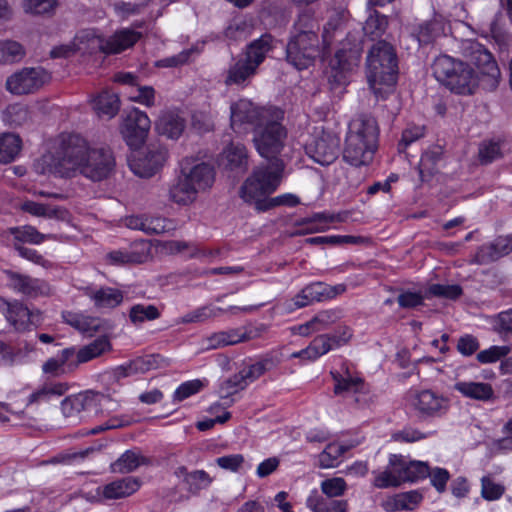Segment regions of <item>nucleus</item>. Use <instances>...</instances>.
Instances as JSON below:
<instances>
[{"instance_id": "nucleus-1", "label": "nucleus", "mask_w": 512, "mask_h": 512, "mask_svg": "<svg viewBox=\"0 0 512 512\" xmlns=\"http://www.w3.org/2000/svg\"><path fill=\"white\" fill-rule=\"evenodd\" d=\"M462 55L466 61L448 55L436 57L431 67L435 79L457 95H473L479 87L495 91L501 72L492 54L479 42L466 40L462 43Z\"/></svg>"}, {"instance_id": "nucleus-2", "label": "nucleus", "mask_w": 512, "mask_h": 512, "mask_svg": "<svg viewBox=\"0 0 512 512\" xmlns=\"http://www.w3.org/2000/svg\"><path fill=\"white\" fill-rule=\"evenodd\" d=\"M283 169L282 160H275L271 166L257 167L242 184L240 197L246 203L254 204L258 211H267L282 205L289 207L298 205L300 200L293 194L268 197L279 186Z\"/></svg>"}, {"instance_id": "nucleus-3", "label": "nucleus", "mask_w": 512, "mask_h": 512, "mask_svg": "<svg viewBox=\"0 0 512 512\" xmlns=\"http://www.w3.org/2000/svg\"><path fill=\"white\" fill-rule=\"evenodd\" d=\"M86 141L78 135L63 137L55 152L44 154L36 163V169L42 174L50 173L59 177H71L81 174L88 152Z\"/></svg>"}, {"instance_id": "nucleus-4", "label": "nucleus", "mask_w": 512, "mask_h": 512, "mask_svg": "<svg viewBox=\"0 0 512 512\" xmlns=\"http://www.w3.org/2000/svg\"><path fill=\"white\" fill-rule=\"evenodd\" d=\"M378 126L371 116H360L353 120L346 136L343 159L355 167L368 165L377 148Z\"/></svg>"}, {"instance_id": "nucleus-5", "label": "nucleus", "mask_w": 512, "mask_h": 512, "mask_svg": "<svg viewBox=\"0 0 512 512\" xmlns=\"http://www.w3.org/2000/svg\"><path fill=\"white\" fill-rule=\"evenodd\" d=\"M367 80L376 97L384 98L386 91L381 85L392 87L397 81L398 60L393 46L383 40L369 50L367 59Z\"/></svg>"}, {"instance_id": "nucleus-6", "label": "nucleus", "mask_w": 512, "mask_h": 512, "mask_svg": "<svg viewBox=\"0 0 512 512\" xmlns=\"http://www.w3.org/2000/svg\"><path fill=\"white\" fill-rule=\"evenodd\" d=\"M105 403L109 404L108 409L112 411L118 407V403L108 395L86 391L66 397L61 403V409L63 415L71 422H79L83 419L82 413H102V405Z\"/></svg>"}, {"instance_id": "nucleus-7", "label": "nucleus", "mask_w": 512, "mask_h": 512, "mask_svg": "<svg viewBox=\"0 0 512 512\" xmlns=\"http://www.w3.org/2000/svg\"><path fill=\"white\" fill-rule=\"evenodd\" d=\"M320 52L321 41L317 33H295L286 46V59L296 69L303 70L313 65Z\"/></svg>"}, {"instance_id": "nucleus-8", "label": "nucleus", "mask_w": 512, "mask_h": 512, "mask_svg": "<svg viewBox=\"0 0 512 512\" xmlns=\"http://www.w3.org/2000/svg\"><path fill=\"white\" fill-rule=\"evenodd\" d=\"M281 119L270 117L262 126L255 129L253 138L255 147L262 157L270 160L266 166H271L275 160H279L277 155L284 146L286 130L280 123Z\"/></svg>"}, {"instance_id": "nucleus-9", "label": "nucleus", "mask_w": 512, "mask_h": 512, "mask_svg": "<svg viewBox=\"0 0 512 512\" xmlns=\"http://www.w3.org/2000/svg\"><path fill=\"white\" fill-rule=\"evenodd\" d=\"M140 37V32L131 29H122L116 31L107 39L95 35L93 31H83L76 39L80 42H83V40L91 42L92 48H97L105 54H118L132 47Z\"/></svg>"}, {"instance_id": "nucleus-10", "label": "nucleus", "mask_w": 512, "mask_h": 512, "mask_svg": "<svg viewBox=\"0 0 512 512\" xmlns=\"http://www.w3.org/2000/svg\"><path fill=\"white\" fill-rule=\"evenodd\" d=\"M50 79V74L41 67L23 68L6 79L5 88L13 95H27L41 89Z\"/></svg>"}, {"instance_id": "nucleus-11", "label": "nucleus", "mask_w": 512, "mask_h": 512, "mask_svg": "<svg viewBox=\"0 0 512 512\" xmlns=\"http://www.w3.org/2000/svg\"><path fill=\"white\" fill-rule=\"evenodd\" d=\"M231 110V126L235 129L244 124L262 126L270 117L283 118L282 110L278 108H259L249 100L241 99L233 103Z\"/></svg>"}, {"instance_id": "nucleus-12", "label": "nucleus", "mask_w": 512, "mask_h": 512, "mask_svg": "<svg viewBox=\"0 0 512 512\" xmlns=\"http://www.w3.org/2000/svg\"><path fill=\"white\" fill-rule=\"evenodd\" d=\"M331 375L335 382L334 393L336 395L351 398L358 407H365L372 401L369 388L363 379L352 376L348 368H345L342 373L331 372Z\"/></svg>"}, {"instance_id": "nucleus-13", "label": "nucleus", "mask_w": 512, "mask_h": 512, "mask_svg": "<svg viewBox=\"0 0 512 512\" xmlns=\"http://www.w3.org/2000/svg\"><path fill=\"white\" fill-rule=\"evenodd\" d=\"M114 167L115 158L109 148H89L81 175L92 181H101L112 173Z\"/></svg>"}, {"instance_id": "nucleus-14", "label": "nucleus", "mask_w": 512, "mask_h": 512, "mask_svg": "<svg viewBox=\"0 0 512 512\" xmlns=\"http://www.w3.org/2000/svg\"><path fill=\"white\" fill-rule=\"evenodd\" d=\"M151 126L147 114L137 108L127 112L121 125V133L126 143L132 148H138L145 141Z\"/></svg>"}, {"instance_id": "nucleus-15", "label": "nucleus", "mask_w": 512, "mask_h": 512, "mask_svg": "<svg viewBox=\"0 0 512 512\" xmlns=\"http://www.w3.org/2000/svg\"><path fill=\"white\" fill-rule=\"evenodd\" d=\"M340 139L330 133H322L305 145L306 154L322 166L332 164L339 155Z\"/></svg>"}, {"instance_id": "nucleus-16", "label": "nucleus", "mask_w": 512, "mask_h": 512, "mask_svg": "<svg viewBox=\"0 0 512 512\" xmlns=\"http://www.w3.org/2000/svg\"><path fill=\"white\" fill-rule=\"evenodd\" d=\"M6 305L7 321L19 332L29 331L42 323V313L39 310H30L18 300L4 301Z\"/></svg>"}, {"instance_id": "nucleus-17", "label": "nucleus", "mask_w": 512, "mask_h": 512, "mask_svg": "<svg viewBox=\"0 0 512 512\" xmlns=\"http://www.w3.org/2000/svg\"><path fill=\"white\" fill-rule=\"evenodd\" d=\"M167 159V150L161 145H150L146 153L130 162L132 172L142 178H150L164 165Z\"/></svg>"}, {"instance_id": "nucleus-18", "label": "nucleus", "mask_w": 512, "mask_h": 512, "mask_svg": "<svg viewBox=\"0 0 512 512\" xmlns=\"http://www.w3.org/2000/svg\"><path fill=\"white\" fill-rule=\"evenodd\" d=\"M413 406L422 417L437 418L447 413L450 403L448 398L427 389L416 394Z\"/></svg>"}, {"instance_id": "nucleus-19", "label": "nucleus", "mask_w": 512, "mask_h": 512, "mask_svg": "<svg viewBox=\"0 0 512 512\" xmlns=\"http://www.w3.org/2000/svg\"><path fill=\"white\" fill-rule=\"evenodd\" d=\"M6 273L10 281V287L28 298H37L49 294V286L43 280L14 271H7Z\"/></svg>"}, {"instance_id": "nucleus-20", "label": "nucleus", "mask_w": 512, "mask_h": 512, "mask_svg": "<svg viewBox=\"0 0 512 512\" xmlns=\"http://www.w3.org/2000/svg\"><path fill=\"white\" fill-rule=\"evenodd\" d=\"M389 463L390 465H395L400 483L415 482L429 475V466L426 462L406 461L402 456L391 455Z\"/></svg>"}, {"instance_id": "nucleus-21", "label": "nucleus", "mask_w": 512, "mask_h": 512, "mask_svg": "<svg viewBox=\"0 0 512 512\" xmlns=\"http://www.w3.org/2000/svg\"><path fill=\"white\" fill-rule=\"evenodd\" d=\"M181 172L185 177H187L198 192L210 188L214 183V169L207 163L201 162L190 166V163L186 160L182 163Z\"/></svg>"}, {"instance_id": "nucleus-22", "label": "nucleus", "mask_w": 512, "mask_h": 512, "mask_svg": "<svg viewBox=\"0 0 512 512\" xmlns=\"http://www.w3.org/2000/svg\"><path fill=\"white\" fill-rule=\"evenodd\" d=\"M220 165L236 173H244L248 168V152L241 143H230L221 154Z\"/></svg>"}, {"instance_id": "nucleus-23", "label": "nucleus", "mask_w": 512, "mask_h": 512, "mask_svg": "<svg viewBox=\"0 0 512 512\" xmlns=\"http://www.w3.org/2000/svg\"><path fill=\"white\" fill-rule=\"evenodd\" d=\"M512 252V236H499L492 243L480 247L477 258L486 264L498 260Z\"/></svg>"}, {"instance_id": "nucleus-24", "label": "nucleus", "mask_w": 512, "mask_h": 512, "mask_svg": "<svg viewBox=\"0 0 512 512\" xmlns=\"http://www.w3.org/2000/svg\"><path fill=\"white\" fill-rule=\"evenodd\" d=\"M184 129L185 120L176 111H163L156 122L158 133L170 139H178Z\"/></svg>"}, {"instance_id": "nucleus-25", "label": "nucleus", "mask_w": 512, "mask_h": 512, "mask_svg": "<svg viewBox=\"0 0 512 512\" xmlns=\"http://www.w3.org/2000/svg\"><path fill=\"white\" fill-rule=\"evenodd\" d=\"M198 193L187 177L180 172L169 188V199L178 205H189L196 200Z\"/></svg>"}, {"instance_id": "nucleus-26", "label": "nucleus", "mask_w": 512, "mask_h": 512, "mask_svg": "<svg viewBox=\"0 0 512 512\" xmlns=\"http://www.w3.org/2000/svg\"><path fill=\"white\" fill-rule=\"evenodd\" d=\"M158 368V356L146 355L137 357L115 369L118 378H125L136 374H143Z\"/></svg>"}, {"instance_id": "nucleus-27", "label": "nucleus", "mask_w": 512, "mask_h": 512, "mask_svg": "<svg viewBox=\"0 0 512 512\" xmlns=\"http://www.w3.org/2000/svg\"><path fill=\"white\" fill-rule=\"evenodd\" d=\"M448 21L440 14H434V16L422 23L418 30V40L421 44H429L436 38L446 35L449 29Z\"/></svg>"}, {"instance_id": "nucleus-28", "label": "nucleus", "mask_w": 512, "mask_h": 512, "mask_svg": "<svg viewBox=\"0 0 512 512\" xmlns=\"http://www.w3.org/2000/svg\"><path fill=\"white\" fill-rule=\"evenodd\" d=\"M139 487L140 483L136 478L126 477L105 485L101 495L107 500L125 498L135 493Z\"/></svg>"}, {"instance_id": "nucleus-29", "label": "nucleus", "mask_w": 512, "mask_h": 512, "mask_svg": "<svg viewBox=\"0 0 512 512\" xmlns=\"http://www.w3.org/2000/svg\"><path fill=\"white\" fill-rule=\"evenodd\" d=\"M274 38L271 34L265 33L258 39L249 43L245 51V59L255 67L265 60L266 55L273 49Z\"/></svg>"}, {"instance_id": "nucleus-30", "label": "nucleus", "mask_w": 512, "mask_h": 512, "mask_svg": "<svg viewBox=\"0 0 512 512\" xmlns=\"http://www.w3.org/2000/svg\"><path fill=\"white\" fill-rule=\"evenodd\" d=\"M94 305L98 309L115 308L119 306L124 299L123 292L112 287H102L87 293Z\"/></svg>"}, {"instance_id": "nucleus-31", "label": "nucleus", "mask_w": 512, "mask_h": 512, "mask_svg": "<svg viewBox=\"0 0 512 512\" xmlns=\"http://www.w3.org/2000/svg\"><path fill=\"white\" fill-rule=\"evenodd\" d=\"M454 389L465 397L478 401H489L494 398V390L489 383L457 382Z\"/></svg>"}, {"instance_id": "nucleus-32", "label": "nucleus", "mask_w": 512, "mask_h": 512, "mask_svg": "<svg viewBox=\"0 0 512 512\" xmlns=\"http://www.w3.org/2000/svg\"><path fill=\"white\" fill-rule=\"evenodd\" d=\"M422 500V495L417 491H409L396 494L382 503L386 512L399 510H413Z\"/></svg>"}, {"instance_id": "nucleus-33", "label": "nucleus", "mask_w": 512, "mask_h": 512, "mask_svg": "<svg viewBox=\"0 0 512 512\" xmlns=\"http://www.w3.org/2000/svg\"><path fill=\"white\" fill-rule=\"evenodd\" d=\"M93 109L99 117L111 119L120 109V99L113 92L103 91L93 100Z\"/></svg>"}, {"instance_id": "nucleus-34", "label": "nucleus", "mask_w": 512, "mask_h": 512, "mask_svg": "<svg viewBox=\"0 0 512 512\" xmlns=\"http://www.w3.org/2000/svg\"><path fill=\"white\" fill-rule=\"evenodd\" d=\"M21 150L22 139L18 134L5 132L0 135V163H11Z\"/></svg>"}, {"instance_id": "nucleus-35", "label": "nucleus", "mask_w": 512, "mask_h": 512, "mask_svg": "<svg viewBox=\"0 0 512 512\" xmlns=\"http://www.w3.org/2000/svg\"><path fill=\"white\" fill-rule=\"evenodd\" d=\"M332 349L333 344L332 342H329L328 334H321L316 336L306 348L293 353L292 357L306 360H316Z\"/></svg>"}, {"instance_id": "nucleus-36", "label": "nucleus", "mask_w": 512, "mask_h": 512, "mask_svg": "<svg viewBox=\"0 0 512 512\" xmlns=\"http://www.w3.org/2000/svg\"><path fill=\"white\" fill-rule=\"evenodd\" d=\"M257 67L245 58L239 59L232 65L225 78L226 85H242L256 74Z\"/></svg>"}, {"instance_id": "nucleus-37", "label": "nucleus", "mask_w": 512, "mask_h": 512, "mask_svg": "<svg viewBox=\"0 0 512 512\" xmlns=\"http://www.w3.org/2000/svg\"><path fill=\"white\" fill-rule=\"evenodd\" d=\"M67 324L79 330L82 333L92 335L100 330L105 321L100 318L90 317L83 314L67 312L63 315Z\"/></svg>"}, {"instance_id": "nucleus-38", "label": "nucleus", "mask_w": 512, "mask_h": 512, "mask_svg": "<svg viewBox=\"0 0 512 512\" xmlns=\"http://www.w3.org/2000/svg\"><path fill=\"white\" fill-rule=\"evenodd\" d=\"M307 507L313 512H348V502L346 500L328 501L317 493L308 497Z\"/></svg>"}, {"instance_id": "nucleus-39", "label": "nucleus", "mask_w": 512, "mask_h": 512, "mask_svg": "<svg viewBox=\"0 0 512 512\" xmlns=\"http://www.w3.org/2000/svg\"><path fill=\"white\" fill-rule=\"evenodd\" d=\"M324 301L323 283L315 282L305 286L298 294L293 298L295 307L303 308L310 305L313 302Z\"/></svg>"}, {"instance_id": "nucleus-40", "label": "nucleus", "mask_w": 512, "mask_h": 512, "mask_svg": "<svg viewBox=\"0 0 512 512\" xmlns=\"http://www.w3.org/2000/svg\"><path fill=\"white\" fill-rule=\"evenodd\" d=\"M148 463V460L132 450H127L111 465L114 473H130L136 470L140 465Z\"/></svg>"}, {"instance_id": "nucleus-41", "label": "nucleus", "mask_w": 512, "mask_h": 512, "mask_svg": "<svg viewBox=\"0 0 512 512\" xmlns=\"http://www.w3.org/2000/svg\"><path fill=\"white\" fill-rule=\"evenodd\" d=\"M110 349L111 343L109 339L106 336H101L90 344L79 349V351L76 353L77 363L88 362Z\"/></svg>"}, {"instance_id": "nucleus-42", "label": "nucleus", "mask_w": 512, "mask_h": 512, "mask_svg": "<svg viewBox=\"0 0 512 512\" xmlns=\"http://www.w3.org/2000/svg\"><path fill=\"white\" fill-rule=\"evenodd\" d=\"M359 61L360 53L357 49H340L331 60V67L340 72H348L358 66Z\"/></svg>"}, {"instance_id": "nucleus-43", "label": "nucleus", "mask_w": 512, "mask_h": 512, "mask_svg": "<svg viewBox=\"0 0 512 512\" xmlns=\"http://www.w3.org/2000/svg\"><path fill=\"white\" fill-rule=\"evenodd\" d=\"M441 156L442 152L439 148L429 150L422 155L418 165L419 177L422 182L430 180L436 173V166Z\"/></svg>"}, {"instance_id": "nucleus-44", "label": "nucleus", "mask_w": 512, "mask_h": 512, "mask_svg": "<svg viewBox=\"0 0 512 512\" xmlns=\"http://www.w3.org/2000/svg\"><path fill=\"white\" fill-rule=\"evenodd\" d=\"M160 317L159 309L154 305L136 304L130 308L129 319L138 326L145 321H153Z\"/></svg>"}, {"instance_id": "nucleus-45", "label": "nucleus", "mask_w": 512, "mask_h": 512, "mask_svg": "<svg viewBox=\"0 0 512 512\" xmlns=\"http://www.w3.org/2000/svg\"><path fill=\"white\" fill-rule=\"evenodd\" d=\"M388 19L385 15L374 11L365 21L363 31L372 40L380 38L386 31Z\"/></svg>"}, {"instance_id": "nucleus-46", "label": "nucleus", "mask_w": 512, "mask_h": 512, "mask_svg": "<svg viewBox=\"0 0 512 512\" xmlns=\"http://www.w3.org/2000/svg\"><path fill=\"white\" fill-rule=\"evenodd\" d=\"M463 294V289L458 284H432L425 291L426 298L437 297L456 300Z\"/></svg>"}, {"instance_id": "nucleus-47", "label": "nucleus", "mask_w": 512, "mask_h": 512, "mask_svg": "<svg viewBox=\"0 0 512 512\" xmlns=\"http://www.w3.org/2000/svg\"><path fill=\"white\" fill-rule=\"evenodd\" d=\"M3 119L11 126H21L30 119L29 109L19 103L9 105L3 112Z\"/></svg>"}, {"instance_id": "nucleus-48", "label": "nucleus", "mask_w": 512, "mask_h": 512, "mask_svg": "<svg viewBox=\"0 0 512 512\" xmlns=\"http://www.w3.org/2000/svg\"><path fill=\"white\" fill-rule=\"evenodd\" d=\"M275 366V363L272 359L266 358L262 359L254 364L244 366L240 369L243 377L248 384L256 381L262 375H264L267 371L271 370Z\"/></svg>"}, {"instance_id": "nucleus-49", "label": "nucleus", "mask_w": 512, "mask_h": 512, "mask_svg": "<svg viewBox=\"0 0 512 512\" xmlns=\"http://www.w3.org/2000/svg\"><path fill=\"white\" fill-rule=\"evenodd\" d=\"M506 491L503 484L496 482L491 475L481 478V496L487 501L500 499Z\"/></svg>"}, {"instance_id": "nucleus-50", "label": "nucleus", "mask_w": 512, "mask_h": 512, "mask_svg": "<svg viewBox=\"0 0 512 512\" xmlns=\"http://www.w3.org/2000/svg\"><path fill=\"white\" fill-rule=\"evenodd\" d=\"M10 234L14 236V243H41L45 236L32 226L12 227L9 229Z\"/></svg>"}, {"instance_id": "nucleus-51", "label": "nucleus", "mask_w": 512, "mask_h": 512, "mask_svg": "<svg viewBox=\"0 0 512 512\" xmlns=\"http://www.w3.org/2000/svg\"><path fill=\"white\" fill-rule=\"evenodd\" d=\"M479 161L483 165L492 163L502 157L501 146L499 142L484 141L479 145Z\"/></svg>"}, {"instance_id": "nucleus-52", "label": "nucleus", "mask_w": 512, "mask_h": 512, "mask_svg": "<svg viewBox=\"0 0 512 512\" xmlns=\"http://www.w3.org/2000/svg\"><path fill=\"white\" fill-rule=\"evenodd\" d=\"M146 230L147 235L164 234L175 230V224L172 220L163 217L147 216Z\"/></svg>"}, {"instance_id": "nucleus-53", "label": "nucleus", "mask_w": 512, "mask_h": 512, "mask_svg": "<svg viewBox=\"0 0 512 512\" xmlns=\"http://www.w3.org/2000/svg\"><path fill=\"white\" fill-rule=\"evenodd\" d=\"M340 319L337 310H323L318 312L312 319V325L315 333L329 329Z\"/></svg>"}, {"instance_id": "nucleus-54", "label": "nucleus", "mask_w": 512, "mask_h": 512, "mask_svg": "<svg viewBox=\"0 0 512 512\" xmlns=\"http://www.w3.org/2000/svg\"><path fill=\"white\" fill-rule=\"evenodd\" d=\"M344 445L331 443L319 455L320 466L324 468L334 467L338 458L347 451Z\"/></svg>"}, {"instance_id": "nucleus-55", "label": "nucleus", "mask_w": 512, "mask_h": 512, "mask_svg": "<svg viewBox=\"0 0 512 512\" xmlns=\"http://www.w3.org/2000/svg\"><path fill=\"white\" fill-rule=\"evenodd\" d=\"M212 482V478L204 470L190 472L185 478V483L189 492L196 494L200 490L207 488Z\"/></svg>"}, {"instance_id": "nucleus-56", "label": "nucleus", "mask_w": 512, "mask_h": 512, "mask_svg": "<svg viewBox=\"0 0 512 512\" xmlns=\"http://www.w3.org/2000/svg\"><path fill=\"white\" fill-rule=\"evenodd\" d=\"M24 54L22 46L15 41L0 42V63L14 62Z\"/></svg>"}, {"instance_id": "nucleus-57", "label": "nucleus", "mask_w": 512, "mask_h": 512, "mask_svg": "<svg viewBox=\"0 0 512 512\" xmlns=\"http://www.w3.org/2000/svg\"><path fill=\"white\" fill-rule=\"evenodd\" d=\"M247 386L248 385L243 377V374L239 370L238 373H235L222 382L220 386V392L222 393L223 397H228L237 393L238 391L244 390Z\"/></svg>"}, {"instance_id": "nucleus-58", "label": "nucleus", "mask_w": 512, "mask_h": 512, "mask_svg": "<svg viewBox=\"0 0 512 512\" xmlns=\"http://www.w3.org/2000/svg\"><path fill=\"white\" fill-rule=\"evenodd\" d=\"M219 312H222L221 308H212L209 306L200 307V308L184 315L181 319V322L182 323L204 322L207 319L218 316Z\"/></svg>"}, {"instance_id": "nucleus-59", "label": "nucleus", "mask_w": 512, "mask_h": 512, "mask_svg": "<svg viewBox=\"0 0 512 512\" xmlns=\"http://www.w3.org/2000/svg\"><path fill=\"white\" fill-rule=\"evenodd\" d=\"M373 484L377 488L398 487L401 483L395 465L389 464L385 471L375 477Z\"/></svg>"}, {"instance_id": "nucleus-60", "label": "nucleus", "mask_w": 512, "mask_h": 512, "mask_svg": "<svg viewBox=\"0 0 512 512\" xmlns=\"http://www.w3.org/2000/svg\"><path fill=\"white\" fill-rule=\"evenodd\" d=\"M346 489L347 484L341 477H334L321 482V490L329 498L342 496Z\"/></svg>"}, {"instance_id": "nucleus-61", "label": "nucleus", "mask_w": 512, "mask_h": 512, "mask_svg": "<svg viewBox=\"0 0 512 512\" xmlns=\"http://www.w3.org/2000/svg\"><path fill=\"white\" fill-rule=\"evenodd\" d=\"M509 352L510 348L508 346H491L489 349L480 351L476 358L482 364L494 363L507 356Z\"/></svg>"}, {"instance_id": "nucleus-62", "label": "nucleus", "mask_w": 512, "mask_h": 512, "mask_svg": "<svg viewBox=\"0 0 512 512\" xmlns=\"http://www.w3.org/2000/svg\"><path fill=\"white\" fill-rule=\"evenodd\" d=\"M202 381L196 379L182 383L174 392V401L181 402L198 393L203 388Z\"/></svg>"}, {"instance_id": "nucleus-63", "label": "nucleus", "mask_w": 512, "mask_h": 512, "mask_svg": "<svg viewBox=\"0 0 512 512\" xmlns=\"http://www.w3.org/2000/svg\"><path fill=\"white\" fill-rule=\"evenodd\" d=\"M296 33H308L309 31L318 34L319 26L309 11H303L299 14L294 24Z\"/></svg>"}, {"instance_id": "nucleus-64", "label": "nucleus", "mask_w": 512, "mask_h": 512, "mask_svg": "<svg viewBox=\"0 0 512 512\" xmlns=\"http://www.w3.org/2000/svg\"><path fill=\"white\" fill-rule=\"evenodd\" d=\"M424 136V127L411 125L408 126L402 133V138L398 144L399 152H404L405 149L414 141Z\"/></svg>"}]
</instances>
